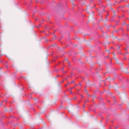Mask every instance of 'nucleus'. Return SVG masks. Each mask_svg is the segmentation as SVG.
Returning a JSON list of instances; mask_svg holds the SVG:
<instances>
[{
	"label": "nucleus",
	"mask_w": 129,
	"mask_h": 129,
	"mask_svg": "<svg viewBox=\"0 0 129 129\" xmlns=\"http://www.w3.org/2000/svg\"><path fill=\"white\" fill-rule=\"evenodd\" d=\"M77 98L76 97H75V99H76Z\"/></svg>",
	"instance_id": "39448f33"
},
{
	"label": "nucleus",
	"mask_w": 129,
	"mask_h": 129,
	"mask_svg": "<svg viewBox=\"0 0 129 129\" xmlns=\"http://www.w3.org/2000/svg\"><path fill=\"white\" fill-rule=\"evenodd\" d=\"M79 85H81L80 84H79Z\"/></svg>",
	"instance_id": "423d86ee"
},
{
	"label": "nucleus",
	"mask_w": 129,
	"mask_h": 129,
	"mask_svg": "<svg viewBox=\"0 0 129 129\" xmlns=\"http://www.w3.org/2000/svg\"><path fill=\"white\" fill-rule=\"evenodd\" d=\"M77 85H75L74 86V87H76V86Z\"/></svg>",
	"instance_id": "20e7f679"
},
{
	"label": "nucleus",
	"mask_w": 129,
	"mask_h": 129,
	"mask_svg": "<svg viewBox=\"0 0 129 129\" xmlns=\"http://www.w3.org/2000/svg\"><path fill=\"white\" fill-rule=\"evenodd\" d=\"M75 83L74 81L73 80V81H72V82L70 83H68L66 85V86H67L69 84H71V83Z\"/></svg>",
	"instance_id": "f257e3e1"
},
{
	"label": "nucleus",
	"mask_w": 129,
	"mask_h": 129,
	"mask_svg": "<svg viewBox=\"0 0 129 129\" xmlns=\"http://www.w3.org/2000/svg\"><path fill=\"white\" fill-rule=\"evenodd\" d=\"M88 101H86V102H87Z\"/></svg>",
	"instance_id": "6e6552de"
},
{
	"label": "nucleus",
	"mask_w": 129,
	"mask_h": 129,
	"mask_svg": "<svg viewBox=\"0 0 129 129\" xmlns=\"http://www.w3.org/2000/svg\"><path fill=\"white\" fill-rule=\"evenodd\" d=\"M85 90L86 91H87V90L86 89H85Z\"/></svg>",
	"instance_id": "0eeeda50"
},
{
	"label": "nucleus",
	"mask_w": 129,
	"mask_h": 129,
	"mask_svg": "<svg viewBox=\"0 0 129 129\" xmlns=\"http://www.w3.org/2000/svg\"><path fill=\"white\" fill-rule=\"evenodd\" d=\"M70 92L71 93H72V91L71 90L70 91Z\"/></svg>",
	"instance_id": "f03ea898"
},
{
	"label": "nucleus",
	"mask_w": 129,
	"mask_h": 129,
	"mask_svg": "<svg viewBox=\"0 0 129 129\" xmlns=\"http://www.w3.org/2000/svg\"><path fill=\"white\" fill-rule=\"evenodd\" d=\"M73 88H74V87H71V90L72 89H73Z\"/></svg>",
	"instance_id": "7ed1b4c3"
}]
</instances>
